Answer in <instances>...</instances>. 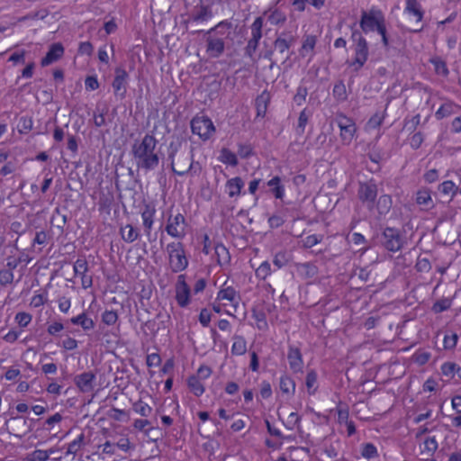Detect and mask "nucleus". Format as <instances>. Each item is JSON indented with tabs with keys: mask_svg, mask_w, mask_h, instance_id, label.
I'll use <instances>...</instances> for the list:
<instances>
[{
	"mask_svg": "<svg viewBox=\"0 0 461 461\" xmlns=\"http://www.w3.org/2000/svg\"><path fill=\"white\" fill-rule=\"evenodd\" d=\"M15 320L20 327H26L32 321V315L27 312H18Z\"/></svg>",
	"mask_w": 461,
	"mask_h": 461,
	"instance_id": "obj_59",
	"label": "nucleus"
},
{
	"mask_svg": "<svg viewBox=\"0 0 461 461\" xmlns=\"http://www.w3.org/2000/svg\"><path fill=\"white\" fill-rule=\"evenodd\" d=\"M14 281L13 271L7 269L0 270V284L4 286L12 284Z\"/></svg>",
	"mask_w": 461,
	"mask_h": 461,
	"instance_id": "obj_54",
	"label": "nucleus"
},
{
	"mask_svg": "<svg viewBox=\"0 0 461 461\" xmlns=\"http://www.w3.org/2000/svg\"><path fill=\"white\" fill-rule=\"evenodd\" d=\"M294 44L288 43L286 41L275 40L274 48L279 54L285 56V60L290 59L291 54L289 53V49Z\"/></svg>",
	"mask_w": 461,
	"mask_h": 461,
	"instance_id": "obj_37",
	"label": "nucleus"
},
{
	"mask_svg": "<svg viewBox=\"0 0 461 461\" xmlns=\"http://www.w3.org/2000/svg\"><path fill=\"white\" fill-rule=\"evenodd\" d=\"M190 158L186 154L184 157L179 158L177 161V167L178 169H176L174 161L171 162V169L172 171L178 175V176H184L186 173L190 172L194 169V173H196L195 167L193 162L189 163Z\"/></svg>",
	"mask_w": 461,
	"mask_h": 461,
	"instance_id": "obj_21",
	"label": "nucleus"
},
{
	"mask_svg": "<svg viewBox=\"0 0 461 461\" xmlns=\"http://www.w3.org/2000/svg\"><path fill=\"white\" fill-rule=\"evenodd\" d=\"M64 54V48L61 43H54L50 46L46 56L41 59V65L42 67L49 66L53 62L59 59Z\"/></svg>",
	"mask_w": 461,
	"mask_h": 461,
	"instance_id": "obj_19",
	"label": "nucleus"
},
{
	"mask_svg": "<svg viewBox=\"0 0 461 461\" xmlns=\"http://www.w3.org/2000/svg\"><path fill=\"white\" fill-rule=\"evenodd\" d=\"M213 1L210 2H202V3H194V8L189 15V18L186 19L184 23L185 24L186 30L190 28H194V23H198L202 22L208 21L213 15L212 5Z\"/></svg>",
	"mask_w": 461,
	"mask_h": 461,
	"instance_id": "obj_4",
	"label": "nucleus"
},
{
	"mask_svg": "<svg viewBox=\"0 0 461 461\" xmlns=\"http://www.w3.org/2000/svg\"><path fill=\"white\" fill-rule=\"evenodd\" d=\"M85 436L81 433L77 439L68 444L66 455H76L84 443Z\"/></svg>",
	"mask_w": 461,
	"mask_h": 461,
	"instance_id": "obj_41",
	"label": "nucleus"
},
{
	"mask_svg": "<svg viewBox=\"0 0 461 461\" xmlns=\"http://www.w3.org/2000/svg\"><path fill=\"white\" fill-rule=\"evenodd\" d=\"M156 213V209L153 204L147 203L144 205V208L141 212V218L143 221V227L147 236L150 235V231L154 223V215Z\"/></svg>",
	"mask_w": 461,
	"mask_h": 461,
	"instance_id": "obj_20",
	"label": "nucleus"
},
{
	"mask_svg": "<svg viewBox=\"0 0 461 461\" xmlns=\"http://www.w3.org/2000/svg\"><path fill=\"white\" fill-rule=\"evenodd\" d=\"M182 142L179 140H173L170 142L168 147V159L174 161L175 156L181 148Z\"/></svg>",
	"mask_w": 461,
	"mask_h": 461,
	"instance_id": "obj_58",
	"label": "nucleus"
},
{
	"mask_svg": "<svg viewBox=\"0 0 461 461\" xmlns=\"http://www.w3.org/2000/svg\"><path fill=\"white\" fill-rule=\"evenodd\" d=\"M264 15L267 17V21L273 25L281 24L286 21V15L276 8H269L264 13Z\"/></svg>",
	"mask_w": 461,
	"mask_h": 461,
	"instance_id": "obj_28",
	"label": "nucleus"
},
{
	"mask_svg": "<svg viewBox=\"0 0 461 461\" xmlns=\"http://www.w3.org/2000/svg\"><path fill=\"white\" fill-rule=\"evenodd\" d=\"M236 295H237L236 290L231 286H228V287L221 289L219 291V293L217 294V300H219V301L226 300V301L234 303V301L236 299Z\"/></svg>",
	"mask_w": 461,
	"mask_h": 461,
	"instance_id": "obj_38",
	"label": "nucleus"
},
{
	"mask_svg": "<svg viewBox=\"0 0 461 461\" xmlns=\"http://www.w3.org/2000/svg\"><path fill=\"white\" fill-rule=\"evenodd\" d=\"M68 221V217L65 214H61L60 209L56 207L51 216V224L60 230L61 233L64 231V227Z\"/></svg>",
	"mask_w": 461,
	"mask_h": 461,
	"instance_id": "obj_31",
	"label": "nucleus"
},
{
	"mask_svg": "<svg viewBox=\"0 0 461 461\" xmlns=\"http://www.w3.org/2000/svg\"><path fill=\"white\" fill-rule=\"evenodd\" d=\"M75 276H81L82 287L86 289L93 285V277L91 275H87L88 264L85 258H77L74 263Z\"/></svg>",
	"mask_w": 461,
	"mask_h": 461,
	"instance_id": "obj_18",
	"label": "nucleus"
},
{
	"mask_svg": "<svg viewBox=\"0 0 461 461\" xmlns=\"http://www.w3.org/2000/svg\"><path fill=\"white\" fill-rule=\"evenodd\" d=\"M185 219L182 213H177L175 217L169 216L166 231L173 238L182 239L185 235Z\"/></svg>",
	"mask_w": 461,
	"mask_h": 461,
	"instance_id": "obj_13",
	"label": "nucleus"
},
{
	"mask_svg": "<svg viewBox=\"0 0 461 461\" xmlns=\"http://www.w3.org/2000/svg\"><path fill=\"white\" fill-rule=\"evenodd\" d=\"M34 420H30L23 416H15L6 421L11 433L18 438H23L33 429Z\"/></svg>",
	"mask_w": 461,
	"mask_h": 461,
	"instance_id": "obj_8",
	"label": "nucleus"
},
{
	"mask_svg": "<svg viewBox=\"0 0 461 461\" xmlns=\"http://www.w3.org/2000/svg\"><path fill=\"white\" fill-rule=\"evenodd\" d=\"M158 140L151 134H146L140 141H135L131 147V154L138 168L145 171L154 170L159 164V157L156 152Z\"/></svg>",
	"mask_w": 461,
	"mask_h": 461,
	"instance_id": "obj_1",
	"label": "nucleus"
},
{
	"mask_svg": "<svg viewBox=\"0 0 461 461\" xmlns=\"http://www.w3.org/2000/svg\"><path fill=\"white\" fill-rule=\"evenodd\" d=\"M108 113V108L104 107L98 114L95 113L94 115V124L96 127H101L105 125V114Z\"/></svg>",
	"mask_w": 461,
	"mask_h": 461,
	"instance_id": "obj_61",
	"label": "nucleus"
},
{
	"mask_svg": "<svg viewBox=\"0 0 461 461\" xmlns=\"http://www.w3.org/2000/svg\"><path fill=\"white\" fill-rule=\"evenodd\" d=\"M416 202L420 205L429 207L432 204L430 192L427 189L420 190L416 194Z\"/></svg>",
	"mask_w": 461,
	"mask_h": 461,
	"instance_id": "obj_39",
	"label": "nucleus"
},
{
	"mask_svg": "<svg viewBox=\"0 0 461 461\" xmlns=\"http://www.w3.org/2000/svg\"><path fill=\"white\" fill-rule=\"evenodd\" d=\"M212 374V369L208 366H201L196 374L193 375V376H197V379L203 381L206 378H208Z\"/></svg>",
	"mask_w": 461,
	"mask_h": 461,
	"instance_id": "obj_63",
	"label": "nucleus"
},
{
	"mask_svg": "<svg viewBox=\"0 0 461 461\" xmlns=\"http://www.w3.org/2000/svg\"><path fill=\"white\" fill-rule=\"evenodd\" d=\"M232 339H233V344L231 347V353L233 355H238V356L244 355L247 351V342H246L245 339L242 336L234 335Z\"/></svg>",
	"mask_w": 461,
	"mask_h": 461,
	"instance_id": "obj_30",
	"label": "nucleus"
},
{
	"mask_svg": "<svg viewBox=\"0 0 461 461\" xmlns=\"http://www.w3.org/2000/svg\"><path fill=\"white\" fill-rule=\"evenodd\" d=\"M404 12L416 17L415 25L413 27L408 28V31L411 32H420L422 31L423 26L420 25V23L423 18V11L420 3L417 0H406V7Z\"/></svg>",
	"mask_w": 461,
	"mask_h": 461,
	"instance_id": "obj_14",
	"label": "nucleus"
},
{
	"mask_svg": "<svg viewBox=\"0 0 461 461\" xmlns=\"http://www.w3.org/2000/svg\"><path fill=\"white\" fill-rule=\"evenodd\" d=\"M308 119H309V115L307 114L306 113V110H303L299 115V118H298V125H297V133L298 134H303L304 132V130H305V126L308 122Z\"/></svg>",
	"mask_w": 461,
	"mask_h": 461,
	"instance_id": "obj_53",
	"label": "nucleus"
},
{
	"mask_svg": "<svg viewBox=\"0 0 461 461\" xmlns=\"http://www.w3.org/2000/svg\"><path fill=\"white\" fill-rule=\"evenodd\" d=\"M352 48L355 52V59L350 63L355 71L360 70L368 59L369 48L366 40L362 32L353 30L351 33Z\"/></svg>",
	"mask_w": 461,
	"mask_h": 461,
	"instance_id": "obj_2",
	"label": "nucleus"
},
{
	"mask_svg": "<svg viewBox=\"0 0 461 461\" xmlns=\"http://www.w3.org/2000/svg\"><path fill=\"white\" fill-rule=\"evenodd\" d=\"M317 39L314 35H307L305 36L302 48H301V53L303 55L304 51L313 50L315 44H316Z\"/></svg>",
	"mask_w": 461,
	"mask_h": 461,
	"instance_id": "obj_49",
	"label": "nucleus"
},
{
	"mask_svg": "<svg viewBox=\"0 0 461 461\" xmlns=\"http://www.w3.org/2000/svg\"><path fill=\"white\" fill-rule=\"evenodd\" d=\"M332 94L334 98L339 102H344L347 100L348 93L343 81H339L334 85Z\"/></svg>",
	"mask_w": 461,
	"mask_h": 461,
	"instance_id": "obj_35",
	"label": "nucleus"
},
{
	"mask_svg": "<svg viewBox=\"0 0 461 461\" xmlns=\"http://www.w3.org/2000/svg\"><path fill=\"white\" fill-rule=\"evenodd\" d=\"M169 265L172 272L178 273L185 270L188 266V259L185 256L184 245L181 242H171L167 246Z\"/></svg>",
	"mask_w": 461,
	"mask_h": 461,
	"instance_id": "obj_3",
	"label": "nucleus"
},
{
	"mask_svg": "<svg viewBox=\"0 0 461 461\" xmlns=\"http://www.w3.org/2000/svg\"><path fill=\"white\" fill-rule=\"evenodd\" d=\"M74 383L81 393H91L95 385V375L89 371L79 374L74 377Z\"/></svg>",
	"mask_w": 461,
	"mask_h": 461,
	"instance_id": "obj_15",
	"label": "nucleus"
},
{
	"mask_svg": "<svg viewBox=\"0 0 461 461\" xmlns=\"http://www.w3.org/2000/svg\"><path fill=\"white\" fill-rule=\"evenodd\" d=\"M118 320L117 312L114 311H105L102 315V321L107 325L114 324Z\"/></svg>",
	"mask_w": 461,
	"mask_h": 461,
	"instance_id": "obj_55",
	"label": "nucleus"
},
{
	"mask_svg": "<svg viewBox=\"0 0 461 461\" xmlns=\"http://www.w3.org/2000/svg\"><path fill=\"white\" fill-rule=\"evenodd\" d=\"M317 373L311 370L307 373L305 384L310 394H313L316 391Z\"/></svg>",
	"mask_w": 461,
	"mask_h": 461,
	"instance_id": "obj_42",
	"label": "nucleus"
},
{
	"mask_svg": "<svg viewBox=\"0 0 461 461\" xmlns=\"http://www.w3.org/2000/svg\"><path fill=\"white\" fill-rule=\"evenodd\" d=\"M338 125L340 129V137L343 143L348 145L352 141L357 131L355 122L347 116H340L338 120Z\"/></svg>",
	"mask_w": 461,
	"mask_h": 461,
	"instance_id": "obj_16",
	"label": "nucleus"
},
{
	"mask_svg": "<svg viewBox=\"0 0 461 461\" xmlns=\"http://www.w3.org/2000/svg\"><path fill=\"white\" fill-rule=\"evenodd\" d=\"M384 21L383 13L378 9L372 8L369 11L363 10L361 12L359 25L363 32L368 33L377 30Z\"/></svg>",
	"mask_w": 461,
	"mask_h": 461,
	"instance_id": "obj_5",
	"label": "nucleus"
},
{
	"mask_svg": "<svg viewBox=\"0 0 461 461\" xmlns=\"http://www.w3.org/2000/svg\"><path fill=\"white\" fill-rule=\"evenodd\" d=\"M271 272V266L267 261H264L256 270L257 277L265 280Z\"/></svg>",
	"mask_w": 461,
	"mask_h": 461,
	"instance_id": "obj_50",
	"label": "nucleus"
},
{
	"mask_svg": "<svg viewBox=\"0 0 461 461\" xmlns=\"http://www.w3.org/2000/svg\"><path fill=\"white\" fill-rule=\"evenodd\" d=\"M70 321L74 325L80 326L85 331L91 330L95 328V321L86 312H82L71 318Z\"/></svg>",
	"mask_w": 461,
	"mask_h": 461,
	"instance_id": "obj_24",
	"label": "nucleus"
},
{
	"mask_svg": "<svg viewBox=\"0 0 461 461\" xmlns=\"http://www.w3.org/2000/svg\"><path fill=\"white\" fill-rule=\"evenodd\" d=\"M263 18L258 17L251 24V38L245 48V55L253 58L262 38Z\"/></svg>",
	"mask_w": 461,
	"mask_h": 461,
	"instance_id": "obj_9",
	"label": "nucleus"
},
{
	"mask_svg": "<svg viewBox=\"0 0 461 461\" xmlns=\"http://www.w3.org/2000/svg\"><path fill=\"white\" fill-rule=\"evenodd\" d=\"M359 200L366 205L368 209H372L377 196V185L375 182L368 181L359 184L357 191Z\"/></svg>",
	"mask_w": 461,
	"mask_h": 461,
	"instance_id": "obj_10",
	"label": "nucleus"
},
{
	"mask_svg": "<svg viewBox=\"0 0 461 461\" xmlns=\"http://www.w3.org/2000/svg\"><path fill=\"white\" fill-rule=\"evenodd\" d=\"M120 234L122 239L127 243H132L137 240L140 233L137 229H135L131 224H126L125 226H122L120 229Z\"/></svg>",
	"mask_w": 461,
	"mask_h": 461,
	"instance_id": "obj_27",
	"label": "nucleus"
},
{
	"mask_svg": "<svg viewBox=\"0 0 461 461\" xmlns=\"http://www.w3.org/2000/svg\"><path fill=\"white\" fill-rule=\"evenodd\" d=\"M439 190L445 194H448L450 193L456 194L458 190V187H456L452 181L447 180L439 185Z\"/></svg>",
	"mask_w": 461,
	"mask_h": 461,
	"instance_id": "obj_56",
	"label": "nucleus"
},
{
	"mask_svg": "<svg viewBox=\"0 0 461 461\" xmlns=\"http://www.w3.org/2000/svg\"><path fill=\"white\" fill-rule=\"evenodd\" d=\"M458 337L456 333L451 335H445L444 337V347L446 349H452L456 347Z\"/></svg>",
	"mask_w": 461,
	"mask_h": 461,
	"instance_id": "obj_62",
	"label": "nucleus"
},
{
	"mask_svg": "<svg viewBox=\"0 0 461 461\" xmlns=\"http://www.w3.org/2000/svg\"><path fill=\"white\" fill-rule=\"evenodd\" d=\"M32 117H22L19 122V126L21 127L20 132H28L32 129Z\"/></svg>",
	"mask_w": 461,
	"mask_h": 461,
	"instance_id": "obj_57",
	"label": "nucleus"
},
{
	"mask_svg": "<svg viewBox=\"0 0 461 461\" xmlns=\"http://www.w3.org/2000/svg\"><path fill=\"white\" fill-rule=\"evenodd\" d=\"M147 366H158L161 363L160 356L157 353H152L147 356L146 359Z\"/></svg>",
	"mask_w": 461,
	"mask_h": 461,
	"instance_id": "obj_64",
	"label": "nucleus"
},
{
	"mask_svg": "<svg viewBox=\"0 0 461 461\" xmlns=\"http://www.w3.org/2000/svg\"><path fill=\"white\" fill-rule=\"evenodd\" d=\"M276 40L286 41L288 43L295 44L297 41V35L293 30L286 29L277 33Z\"/></svg>",
	"mask_w": 461,
	"mask_h": 461,
	"instance_id": "obj_45",
	"label": "nucleus"
},
{
	"mask_svg": "<svg viewBox=\"0 0 461 461\" xmlns=\"http://www.w3.org/2000/svg\"><path fill=\"white\" fill-rule=\"evenodd\" d=\"M221 161L223 163L230 164V166H237L238 165V159L236 155L229 150L228 149H221Z\"/></svg>",
	"mask_w": 461,
	"mask_h": 461,
	"instance_id": "obj_47",
	"label": "nucleus"
},
{
	"mask_svg": "<svg viewBox=\"0 0 461 461\" xmlns=\"http://www.w3.org/2000/svg\"><path fill=\"white\" fill-rule=\"evenodd\" d=\"M191 130L194 134L198 135L202 140H206L211 138L215 131L212 120L207 116L196 115L191 121Z\"/></svg>",
	"mask_w": 461,
	"mask_h": 461,
	"instance_id": "obj_6",
	"label": "nucleus"
},
{
	"mask_svg": "<svg viewBox=\"0 0 461 461\" xmlns=\"http://www.w3.org/2000/svg\"><path fill=\"white\" fill-rule=\"evenodd\" d=\"M377 211L379 214H386L392 207V198L390 195H381L377 201Z\"/></svg>",
	"mask_w": 461,
	"mask_h": 461,
	"instance_id": "obj_36",
	"label": "nucleus"
},
{
	"mask_svg": "<svg viewBox=\"0 0 461 461\" xmlns=\"http://www.w3.org/2000/svg\"><path fill=\"white\" fill-rule=\"evenodd\" d=\"M451 306V300L449 298H442L438 301H437L432 307V310L436 313L442 312L447 309H449Z\"/></svg>",
	"mask_w": 461,
	"mask_h": 461,
	"instance_id": "obj_48",
	"label": "nucleus"
},
{
	"mask_svg": "<svg viewBox=\"0 0 461 461\" xmlns=\"http://www.w3.org/2000/svg\"><path fill=\"white\" fill-rule=\"evenodd\" d=\"M381 242L387 250L396 252L402 248L404 241L399 230L387 227L382 233Z\"/></svg>",
	"mask_w": 461,
	"mask_h": 461,
	"instance_id": "obj_7",
	"label": "nucleus"
},
{
	"mask_svg": "<svg viewBox=\"0 0 461 461\" xmlns=\"http://www.w3.org/2000/svg\"><path fill=\"white\" fill-rule=\"evenodd\" d=\"M252 317L256 320L257 328L259 330H267L268 329L266 313L263 311L253 308Z\"/></svg>",
	"mask_w": 461,
	"mask_h": 461,
	"instance_id": "obj_33",
	"label": "nucleus"
},
{
	"mask_svg": "<svg viewBox=\"0 0 461 461\" xmlns=\"http://www.w3.org/2000/svg\"><path fill=\"white\" fill-rule=\"evenodd\" d=\"M190 287L185 282V276L179 275L176 284V300L179 306L185 307L189 303Z\"/></svg>",
	"mask_w": 461,
	"mask_h": 461,
	"instance_id": "obj_17",
	"label": "nucleus"
},
{
	"mask_svg": "<svg viewBox=\"0 0 461 461\" xmlns=\"http://www.w3.org/2000/svg\"><path fill=\"white\" fill-rule=\"evenodd\" d=\"M244 186V182L240 176L230 178L226 183V188L230 197L238 196L241 193V189Z\"/></svg>",
	"mask_w": 461,
	"mask_h": 461,
	"instance_id": "obj_25",
	"label": "nucleus"
},
{
	"mask_svg": "<svg viewBox=\"0 0 461 461\" xmlns=\"http://www.w3.org/2000/svg\"><path fill=\"white\" fill-rule=\"evenodd\" d=\"M362 456L367 459L374 458L377 456V450L374 444L372 443H366L363 445Z\"/></svg>",
	"mask_w": 461,
	"mask_h": 461,
	"instance_id": "obj_51",
	"label": "nucleus"
},
{
	"mask_svg": "<svg viewBox=\"0 0 461 461\" xmlns=\"http://www.w3.org/2000/svg\"><path fill=\"white\" fill-rule=\"evenodd\" d=\"M132 410L142 417L149 416L152 411L151 407L141 400L133 403Z\"/></svg>",
	"mask_w": 461,
	"mask_h": 461,
	"instance_id": "obj_40",
	"label": "nucleus"
},
{
	"mask_svg": "<svg viewBox=\"0 0 461 461\" xmlns=\"http://www.w3.org/2000/svg\"><path fill=\"white\" fill-rule=\"evenodd\" d=\"M215 254L218 258V263L223 265L229 262L230 255L228 249L223 245H217L215 247Z\"/></svg>",
	"mask_w": 461,
	"mask_h": 461,
	"instance_id": "obj_43",
	"label": "nucleus"
},
{
	"mask_svg": "<svg viewBox=\"0 0 461 461\" xmlns=\"http://www.w3.org/2000/svg\"><path fill=\"white\" fill-rule=\"evenodd\" d=\"M206 41V53L210 58H219L225 50L224 37L204 34Z\"/></svg>",
	"mask_w": 461,
	"mask_h": 461,
	"instance_id": "obj_12",
	"label": "nucleus"
},
{
	"mask_svg": "<svg viewBox=\"0 0 461 461\" xmlns=\"http://www.w3.org/2000/svg\"><path fill=\"white\" fill-rule=\"evenodd\" d=\"M57 451L56 448L51 447L48 450L36 449L33 452L28 454L23 461H47L52 453Z\"/></svg>",
	"mask_w": 461,
	"mask_h": 461,
	"instance_id": "obj_26",
	"label": "nucleus"
},
{
	"mask_svg": "<svg viewBox=\"0 0 461 461\" xmlns=\"http://www.w3.org/2000/svg\"><path fill=\"white\" fill-rule=\"evenodd\" d=\"M270 94L267 91H263L255 100V106L257 110V117L264 118L270 102Z\"/></svg>",
	"mask_w": 461,
	"mask_h": 461,
	"instance_id": "obj_22",
	"label": "nucleus"
},
{
	"mask_svg": "<svg viewBox=\"0 0 461 461\" xmlns=\"http://www.w3.org/2000/svg\"><path fill=\"white\" fill-rule=\"evenodd\" d=\"M51 240V235L44 230L36 231L32 245H46Z\"/></svg>",
	"mask_w": 461,
	"mask_h": 461,
	"instance_id": "obj_46",
	"label": "nucleus"
},
{
	"mask_svg": "<svg viewBox=\"0 0 461 461\" xmlns=\"http://www.w3.org/2000/svg\"><path fill=\"white\" fill-rule=\"evenodd\" d=\"M279 386H280V390L284 393H287V394H294V393L295 383H294V381L291 377H289L287 375H283L280 378Z\"/></svg>",
	"mask_w": 461,
	"mask_h": 461,
	"instance_id": "obj_34",
	"label": "nucleus"
},
{
	"mask_svg": "<svg viewBox=\"0 0 461 461\" xmlns=\"http://www.w3.org/2000/svg\"><path fill=\"white\" fill-rule=\"evenodd\" d=\"M187 385L195 396H201L204 393V385L201 380L197 379V376L191 375L187 379Z\"/></svg>",
	"mask_w": 461,
	"mask_h": 461,
	"instance_id": "obj_32",
	"label": "nucleus"
},
{
	"mask_svg": "<svg viewBox=\"0 0 461 461\" xmlns=\"http://www.w3.org/2000/svg\"><path fill=\"white\" fill-rule=\"evenodd\" d=\"M114 74L115 76L112 83V86L113 88L114 95L119 96L122 100L126 96L129 74L122 67H117L114 69Z\"/></svg>",
	"mask_w": 461,
	"mask_h": 461,
	"instance_id": "obj_11",
	"label": "nucleus"
},
{
	"mask_svg": "<svg viewBox=\"0 0 461 461\" xmlns=\"http://www.w3.org/2000/svg\"><path fill=\"white\" fill-rule=\"evenodd\" d=\"M431 63L435 67V72L438 75H441L443 77H447L449 74V70L447 67V64L444 60L440 59H431Z\"/></svg>",
	"mask_w": 461,
	"mask_h": 461,
	"instance_id": "obj_44",
	"label": "nucleus"
},
{
	"mask_svg": "<svg viewBox=\"0 0 461 461\" xmlns=\"http://www.w3.org/2000/svg\"><path fill=\"white\" fill-rule=\"evenodd\" d=\"M438 448V442L435 437L428 438L424 440V451L427 452L428 456L433 455Z\"/></svg>",
	"mask_w": 461,
	"mask_h": 461,
	"instance_id": "obj_52",
	"label": "nucleus"
},
{
	"mask_svg": "<svg viewBox=\"0 0 461 461\" xmlns=\"http://www.w3.org/2000/svg\"><path fill=\"white\" fill-rule=\"evenodd\" d=\"M230 28H231V24L230 23L221 22L214 27L208 30L206 32V34L224 37V40H225L228 38V36L230 34V32H227V31H229Z\"/></svg>",
	"mask_w": 461,
	"mask_h": 461,
	"instance_id": "obj_29",
	"label": "nucleus"
},
{
	"mask_svg": "<svg viewBox=\"0 0 461 461\" xmlns=\"http://www.w3.org/2000/svg\"><path fill=\"white\" fill-rule=\"evenodd\" d=\"M307 95H308L307 88L304 86H299L297 88L295 95L294 96V100L297 104L300 105L305 101Z\"/></svg>",
	"mask_w": 461,
	"mask_h": 461,
	"instance_id": "obj_60",
	"label": "nucleus"
},
{
	"mask_svg": "<svg viewBox=\"0 0 461 461\" xmlns=\"http://www.w3.org/2000/svg\"><path fill=\"white\" fill-rule=\"evenodd\" d=\"M289 366L294 372H299L302 370L303 358L301 351L298 348L290 347L287 355Z\"/></svg>",
	"mask_w": 461,
	"mask_h": 461,
	"instance_id": "obj_23",
	"label": "nucleus"
}]
</instances>
